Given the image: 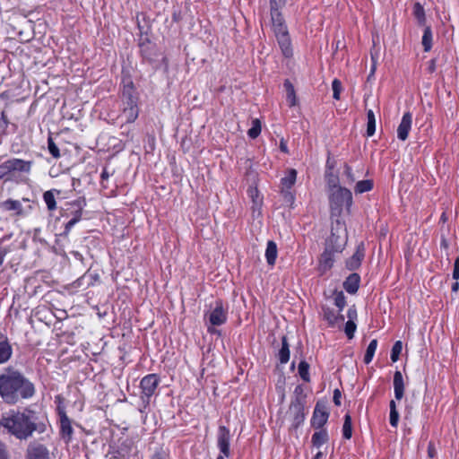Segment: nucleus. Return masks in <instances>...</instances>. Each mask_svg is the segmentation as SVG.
<instances>
[{
	"instance_id": "e433bc0d",
	"label": "nucleus",
	"mask_w": 459,
	"mask_h": 459,
	"mask_svg": "<svg viewBox=\"0 0 459 459\" xmlns=\"http://www.w3.org/2000/svg\"><path fill=\"white\" fill-rule=\"evenodd\" d=\"M13 354V347L7 338L2 340V364L8 361Z\"/></svg>"
},
{
	"instance_id": "cd10ccee",
	"label": "nucleus",
	"mask_w": 459,
	"mask_h": 459,
	"mask_svg": "<svg viewBox=\"0 0 459 459\" xmlns=\"http://www.w3.org/2000/svg\"><path fill=\"white\" fill-rule=\"evenodd\" d=\"M2 207L6 211L12 212L14 215H21L22 213V205L18 200L8 199L2 203Z\"/></svg>"
},
{
	"instance_id": "13d9d810",
	"label": "nucleus",
	"mask_w": 459,
	"mask_h": 459,
	"mask_svg": "<svg viewBox=\"0 0 459 459\" xmlns=\"http://www.w3.org/2000/svg\"><path fill=\"white\" fill-rule=\"evenodd\" d=\"M109 177H110V174L108 173V169L106 168H104L100 174L101 180H107V179H108Z\"/></svg>"
},
{
	"instance_id": "393cba45",
	"label": "nucleus",
	"mask_w": 459,
	"mask_h": 459,
	"mask_svg": "<svg viewBox=\"0 0 459 459\" xmlns=\"http://www.w3.org/2000/svg\"><path fill=\"white\" fill-rule=\"evenodd\" d=\"M82 216V207L78 204V209L73 212V217L65 225V230L63 233L65 236H67L70 233L74 226L81 221Z\"/></svg>"
},
{
	"instance_id": "9d476101",
	"label": "nucleus",
	"mask_w": 459,
	"mask_h": 459,
	"mask_svg": "<svg viewBox=\"0 0 459 459\" xmlns=\"http://www.w3.org/2000/svg\"><path fill=\"white\" fill-rule=\"evenodd\" d=\"M230 429L225 426H220L217 434V446L221 454L227 457L230 455Z\"/></svg>"
},
{
	"instance_id": "09e8293b",
	"label": "nucleus",
	"mask_w": 459,
	"mask_h": 459,
	"mask_svg": "<svg viewBox=\"0 0 459 459\" xmlns=\"http://www.w3.org/2000/svg\"><path fill=\"white\" fill-rule=\"evenodd\" d=\"M287 0H270V12L281 11L286 5Z\"/></svg>"
},
{
	"instance_id": "4468645a",
	"label": "nucleus",
	"mask_w": 459,
	"mask_h": 459,
	"mask_svg": "<svg viewBox=\"0 0 459 459\" xmlns=\"http://www.w3.org/2000/svg\"><path fill=\"white\" fill-rule=\"evenodd\" d=\"M28 459H49V451L42 444H30L27 448Z\"/></svg>"
},
{
	"instance_id": "7ed1b4c3",
	"label": "nucleus",
	"mask_w": 459,
	"mask_h": 459,
	"mask_svg": "<svg viewBox=\"0 0 459 459\" xmlns=\"http://www.w3.org/2000/svg\"><path fill=\"white\" fill-rule=\"evenodd\" d=\"M139 98L137 92L134 87L132 81L128 82L123 86L121 94V112L119 118L124 123L131 124L134 123L139 116Z\"/></svg>"
},
{
	"instance_id": "b1692460",
	"label": "nucleus",
	"mask_w": 459,
	"mask_h": 459,
	"mask_svg": "<svg viewBox=\"0 0 459 459\" xmlns=\"http://www.w3.org/2000/svg\"><path fill=\"white\" fill-rule=\"evenodd\" d=\"M60 191L57 189H50L43 194V200L48 211L53 212L56 210V195H59Z\"/></svg>"
},
{
	"instance_id": "f704fd0d",
	"label": "nucleus",
	"mask_w": 459,
	"mask_h": 459,
	"mask_svg": "<svg viewBox=\"0 0 459 459\" xmlns=\"http://www.w3.org/2000/svg\"><path fill=\"white\" fill-rule=\"evenodd\" d=\"M377 348V339L371 340L369 344L367 347V350H366V352L364 355L363 360H364L365 364H369L372 361Z\"/></svg>"
},
{
	"instance_id": "8fccbe9b",
	"label": "nucleus",
	"mask_w": 459,
	"mask_h": 459,
	"mask_svg": "<svg viewBox=\"0 0 459 459\" xmlns=\"http://www.w3.org/2000/svg\"><path fill=\"white\" fill-rule=\"evenodd\" d=\"M281 193L282 194L285 202L293 204L295 197L291 193L290 189L281 190Z\"/></svg>"
},
{
	"instance_id": "3c124183",
	"label": "nucleus",
	"mask_w": 459,
	"mask_h": 459,
	"mask_svg": "<svg viewBox=\"0 0 459 459\" xmlns=\"http://www.w3.org/2000/svg\"><path fill=\"white\" fill-rule=\"evenodd\" d=\"M141 52H142V56H143V57L144 59L148 60L149 62L152 61V53L150 51V47L149 46L142 45L141 46Z\"/></svg>"
},
{
	"instance_id": "49530a36",
	"label": "nucleus",
	"mask_w": 459,
	"mask_h": 459,
	"mask_svg": "<svg viewBox=\"0 0 459 459\" xmlns=\"http://www.w3.org/2000/svg\"><path fill=\"white\" fill-rule=\"evenodd\" d=\"M357 329V325L352 320H348L345 324L344 332L349 339H352L354 337L355 331Z\"/></svg>"
},
{
	"instance_id": "69168bd1",
	"label": "nucleus",
	"mask_w": 459,
	"mask_h": 459,
	"mask_svg": "<svg viewBox=\"0 0 459 459\" xmlns=\"http://www.w3.org/2000/svg\"><path fill=\"white\" fill-rule=\"evenodd\" d=\"M454 268H459V256L455 260Z\"/></svg>"
},
{
	"instance_id": "c9c22d12",
	"label": "nucleus",
	"mask_w": 459,
	"mask_h": 459,
	"mask_svg": "<svg viewBox=\"0 0 459 459\" xmlns=\"http://www.w3.org/2000/svg\"><path fill=\"white\" fill-rule=\"evenodd\" d=\"M367 135L372 136L376 132V117L372 109L367 111Z\"/></svg>"
},
{
	"instance_id": "aec40b11",
	"label": "nucleus",
	"mask_w": 459,
	"mask_h": 459,
	"mask_svg": "<svg viewBox=\"0 0 459 459\" xmlns=\"http://www.w3.org/2000/svg\"><path fill=\"white\" fill-rule=\"evenodd\" d=\"M333 253L334 252L331 249L325 248V252L321 255L318 266L321 273H325L326 271L332 268L334 261Z\"/></svg>"
},
{
	"instance_id": "f03ea898",
	"label": "nucleus",
	"mask_w": 459,
	"mask_h": 459,
	"mask_svg": "<svg viewBox=\"0 0 459 459\" xmlns=\"http://www.w3.org/2000/svg\"><path fill=\"white\" fill-rule=\"evenodd\" d=\"M34 384L20 370L7 367L2 372V400L15 404L20 400H29L35 395Z\"/></svg>"
},
{
	"instance_id": "f3484780",
	"label": "nucleus",
	"mask_w": 459,
	"mask_h": 459,
	"mask_svg": "<svg viewBox=\"0 0 459 459\" xmlns=\"http://www.w3.org/2000/svg\"><path fill=\"white\" fill-rule=\"evenodd\" d=\"M323 318L329 326H334L337 323L344 321V316L339 310L336 312L333 308L327 306H322Z\"/></svg>"
},
{
	"instance_id": "603ef678",
	"label": "nucleus",
	"mask_w": 459,
	"mask_h": 459,
	"mask_svg": "<svg viewBox=\"0 0 459 459\" xmlns=\"http://www.w3.org/2000/svg\"><path fill=\"white\" fill-rule=\"evenodd\" d=\"M150 459H167V455L162 448L157 449Z\"/></svg>"
},
{
	"instance_id": "ddd939ff",
	"label": "nucleus",
	"mask_w": 459,
	"mask_h": 459,
	"mask_svg": "<svg viewBox=\"0 0 459 459\" xmlns=\"http://www.w3.org/2000/svg\"><path fill=\"white\" fill-rule=\"evenodd\" d=\"M59 435L65 444H69L73 439L74 429L72 426V420L68 416L63 415L62 419H59Z\"/></svg>"
},
{
	"instance_id": "a18cd8bd",
	"label": "nucleus",
	"mask_w": 459,
	"mask_h": 459,
	"mask_svg": "<svg viewBox=\"0 0 459 459\" xmlns=\"http://www.w3.org/2000/svg\"><path fill=\"white\" fill-rule=\"evenodd\" d=\"M55 403H57L56 412H57L59 419H62L63 415L67 416L66 411H65V407L63 403V398L61 397V395H56L55 397Z\"/></svg>"
},
{
	"instance_id": "6e6d98bb",
	"label": "nucleus",
	"mask_w": 459,
	"mask_h": 459,
	"mask_svg": "<svg viewBox=\"0 0 459 459\" xmlns=\"http://www.w3.org/2000/svg\"><path fill=\"white\" fill-rule=\"evenodd\" d=\"M344 173H345L346 177L348 178V179L351 182H354L355 178H354V176H353V173H352V169H351V167L346 166L345 169H344Z\"/></svg>"
},
{
	"instance_id": "774afa93",
	"label": "nucleus",
	"mask_w": 459,
	"mask_h": 459,
	"mask_svg": "<svg viewBox=\"0 0 459 459\" xmlns=\"http://www.w3.org/2000/svg\"><path fill=\"white\" fill-rule=\"evenodd\" d=\"M227 456H225L224 455L222 454H220L216 459H225Z\"/></svg>"
},
{
	"instance_id": "680f3d73",
	"label": "nucleus",
	"mask_w": 459,
	"mask_h": 459,
	"mask_svg": "<svg viewBox=\"0 0 459 459\" xmlns=\"http://www.w3.org/2000/svg\"><path fill=\"white\" fill-rule=\"evenodd\" d=\"M281 151L283 152H288V149H287V146L285 143H283L282 142L281 143Z\"/></svg>"
},
{
	"instance_id": "e2e57ef3",
	"label": "nucleus",
	"mask_w": 459,
	"mask_h": 459,
	"mask_svg": "<svg viewBox=\"0 0 459 459\" xmlns=\"http://www.w3.org/2000/svg\"><path fill=\"white\" fill-rule=\"evenodd\" d=\"M303 389H302V386L301 385H298L296 386L295 388V394H299L300 393H302Z\"/></svg>"
},
{
	"instance_id": "423d86ee",
	"label": "nucleus",
	"mask_w": 459,
	"mask_h": 459,
	"mask_svg": "<svg viewBox=\"0 0 459 459\" xmlns=\"http://www.w3.org/2000/svg\"><path fill=\"white\" fill-rule=\"evenodd\" d=\"M348 236L345 223L340 219H336L333 224L331 235L326 240V248L333 252H342L347 243Z\"/></svg>"
},
{
	"instance_id": "c756f323",
	"label": "nucleus",
	"mask_w": 459,
	"mask_h": 459,
	"mask_svg": "<svg viewBox=\"0 0 459 459\" xmlns=\"http://www.w3.org/2000/svg\"><path fill=\"white\" fill-rule=\"evenodd\" d=\"M284 88L286 90V100L290 107H294L297 104V98L295 93V89L292 83L286 80L284 82Z\"/></svg>"
},
{
	"instance_id": "dca6fc26",
	"label": "nucleus",
	"mask_w": 459,
	"mask_h": 459,
	"mask_svg": "<svg viewBox=\"0 0 459 459\" xmlns=\"http://www.w3.org/2000/svg\"><path fill=\"white\" fill-rule=\"evenodd\" d=\"M365 256V248L363 243L358 245L355 253L346 261V267L351 270L358 269Z\"/></svg>"
},
{
	"instance_id": "7c9ffc66",
	"label": "nucleus",
	"mask_w": 459,
	"mask_h": 459,
	"mask_svg": "<svg viewBox=\"0 0 459 459\" xmlns=\"http://www.w3.org/2000/svg\"><path fill=\"white\" fill-rule=\"evenodd\" d=\"M247 195L253 202V211L255 212L256 209H260L262 205V197L260 196L258 189L256 187L249 186L247 189Z\"/></svg>"
},
{
	"instance_id": "052dcab7",
	"label": "nucleus",
	"mask_w": 459,
	"mask_h": 459,
	"mask_svg": "<svg viewBox=\"0 0 459 459\" xmlns=\"http://www.w3.org/2000/svg\"><path fill=\"white\" fill-rule=\"evenodd\" d=\"M451 289H452L453 292L458 291V290H459V282L458 281L454 282L452 284V288Z\"/></svg>"
},
{
	"instance_id": "9b49d317",
	"label": "nucleus",
	"mask_w": 459,
	"mask_h": 459,
	"mask_svg": "<svg viewBox=\"0 0 459 459\" xmlns=\"http://www.w3.org/2000/svg\"><path fill=\"white\" fill-rule=\"evenodd\" d=\"M31 168V161H26L21 159H10L2 163V170L6 172L19 171L30 172Z\"/></svg>"
},
{
	"instance_id": "1a4fd4ad",
	"label": "nucleus",
	"mask_w": 459,
	"mask_h": 459,
	"mask_svg": "<svg viewBox=\"0 0 459 459\" xmlns=\"http://www.w3.org/2000/svg\"><path fill=\"white\" fill-rule=\"evenodd\" d=\"M329 411L325 405L317 403L313 411L310 420L311 427L316 429H324L323 427L327 422Z\"/></svg>"
},
{
	"instance_id": "a878e982",
	"label": "nucleus",
	"mask_w": 459,
	"mask_h": 459,
	"mask_svg": "<svg viewBox=\"0 0 459 459\" xmlns=\"http://www.w3.org/2000/svg\"><path fill=\"white\" fill-rule=\"evenodd\" d=\"M297 179V170L294 169H290L286 175L281 179V190L284 189H291V187L294 186Z\"/></svg>"
},
{
	"instance_id": "ea45409f",
	"label": "nucleus",
	"mask_w": 459,
	"mask_h": 459,
	"mask_svg": "<svg viewBox=\"0 0 459 459\" xmlns=\"http://www.w3.org/2000/svg\"><path fill=\"white\" fill-rule=\"evenodd\" d=\"M342 436L345 439H350L352 436L351 418L349 414L344 416L342 425Z\"/></svg>"
},
{
	"instance_id": "58836bf2",
	"label": "nucleus",
	"mask_w": 459,
	"mask_h": 459,
	"mask_svg": "<svg viewBox=\"0 0 459 459\" xmlns=\"http://www.w3.org/2000/svg\"><path fill=\"white\" fill-rule=\"evenodd\" d=\"M298 370L303 381L310 382L309 364L307 361L301 360L299 364Z\"/></svg>"
},
{
	"instance_id": "0e129e2a",
	"label": "nucleus",
	"mask_w": 459,
	"mask_h": 459,
	"mask_svg": "<svg viewBox=\"0 0 459 459\" xmlns=\"http://www.w3.org/2000/svg\"><path fill=\"white\" fill-rule=\"evenodd\" d=\"M323 456V453L321 451H318L313 459H320Z\"/></svg>"
},
{
	"instance_id": "5701e85b",
	"label": "nucleus",
	"mask_w": 459,
	"mask_h": 459,
	"mask_svg": "<svg viewBox=\"0 0 459 459\" xmlns=\"http://www.w3.org/2000/svg\"><path fill=\"white\" fill-rule=\"evenodd\" d=\"M278 255L277 245L274 241L269 240L265 249V258L269 265H274Z\"/></svg>"
},
{
	"instance_id": "6e6552de",
	"label": "nucleus",
	"mask_w": 459,
	"mask_h": 459,
	"mask_svg": "<svg viewBox=\"0 0 459 459\" xmlns=\"http://www.w3.org/2000/svg\"><path fill=\"white\" fill-rule=\"evenodd\" d=\"M304 411V403L299 397H296L291 401L288 413L290 417L292 429H297L303 424L305 420Z\"/></svg>"
},
{
	"instance_id": "c03bdc74",
	"label": "nucleus",
	"mask_w": 459,
	"mask_h": 459,
	"mask_svg": "<svg viewBox=\"0 0 459 459\" xmlns=\"http://www.w3.org/2000/svg\"><path fill=\"white\" fill-rule=\"evenodd\" d=\"M48 149L49 153L55 159H58L60 157L59 149L51 137H48Z\"/></svg>"
},
{
	"instance_id": "4d7b16f0",
	"label": "nucleus",
	"mask_w": 459,
	"mask_h": 459,
	"mask_svg": "<svg viewBox=\"0 0 459 459\" xmlns=\"http://www.w3.org/2000/svg\"><path fill=\"white\" fill-rule=\"evenodd\" d=\"M347 316H348L349 320L353 321L357 317L356 309L352 308V307L349 308L348 312H347Z\"/></svg>"
},
{
	"instance_id": "6ab92c4d",
	"label": "nucleus",
	"mask_w": 459,
	"mask_h": 459,
	"mask_svg": "<svg viewBox=\"0 0 459 459\" xmlns=\"http://www.w3.org/2000/svg\"><path fill=\"white\" fill-rule=\"evenodd\" d=\"M281 50L284 56L290 57L292 56L291 41L289 32L275 36Z\"/></svg>"
},
{
	"instance_id": "72a5a7b5",
	"label": "nucleus",
	"mask_w": 459,
	"mask_h": 459,
	"mask_svg": "<svg viewBox=\"0 0 459 459\" xmlns=\"http://www.w3.org/2000/svg\"><path fill=\"white\" fill-rule=\"evenodd\" d=\"M423 48L425 52H429L432 48V30L429 26H425L422 40Z\"/></svg>"
},
{
	"instance_id": "2eb2a0df",
	"label": "nucleus",
	"mask_w": 459,
	"mask_h": 459,
	"mask_svg": "<svg viewBox=\"0 0 459 459\" xmlns=\"http://www.w3.org/2000/svg\"><path fill=\"white\" fill-rule=\"evenodd\" d=\"M411 114L410 112L404 113L397 128V137L399 140L405 141L408 138L409 133L411 128Z\"/></svg>"
},
{
	"instance_id": "a19ab883",
	"label": "nucleus",
	"mask_w": 459,
	"mask_h": 459,
	"mask_svg": "<svg viewBox=\"0 0 459 459\" xmlns=\"http://www.w3.org/2000/svg\"><path fill=\"white\" fill-rule=\"evenodd\" d=\"M333 304L338 307L339 312L343 310L346 306V298L342 291L334 292Z\"/></svg>"
},
{
	"instance_id": "864d4df0",
	"label": "nucleus",
	"mask_w": 459,
	"mask_h": 459,
	"mask_svg": "<svg viewBox=\"0 0 459 459\" xmlns=\"http://www.w3.org/2000/svg\"><path fill=\"white\" fill-rule=\"evenodd\" d=\"M327 186H328V194H329L330 192H332L333 186H340L338 178L335 177L330 178L327 181Z\"/></svg>"
},
{
	"instance_id": "5fc2aeb1",
	"label": "nucleus",
	"mask_w": 459,
	"mask_h": 459,
	"mask_svg": "<svg viewBox=\"0 0 459 459\" xmlns=\"http://www.w3.org/2000/svg\"><path fill=\"white\" fill-rule=\"evenodd\" d=\"M341 398H342V394H341V391L339 389H335L333 391V403L339 406L341 405Z\"/></svg>"
},
{
	"instance_id": "37998d69",
	"label": "nucleus",
	"mask_w": 459,
	"mask_h": 459,
	"mask_svg": "<svg viewBox=\"0 0 459 459\" xmlns=\"http://www.w3.org/2000/svg\"><path fill=\"white\" fill-rule=\"evenodd\" d=\"M403 350V343L401 341H397L392 347L390 359L393 362H396L399 359V356Z\"/></svg>"
},
{
	"instance_id": "20e7f679",
	"label": "nucleus",
	"mask_w": 459,
	"mask_h": 459,
	"mask_svg": "<svg viewBox=\"0 0 459 459\" xmlns=\"http://www.w3.org/2000/svg\"><path fill=\"white\" fill-rule=\"evenodd\" d=\"M329 207L332 217H340L345 210L351 212L352 205V194L351 190L342 186H333L332 192L328 194Z\"/></svg>"
},
{
	"instance_id": "a211bd4d",
	"label": "nucleus",
	"mask_w": 459,
	"mask_h": 459,
	"mask_svg": "<svg viewBox=\"0 0 459 459\" xmlns=\"http://www.w3.org/2000/svg\"><path fill=\"white\" fill-rule=\"evenodd\" d=\"M394 394L397 401H401L404 396L405 384L401 371L396 370L394 374Z\"/></svg>"
},
{
	"instance_id": "0eeeda50",
	"label": "nucleus",
	"mask_w": 459,
	"mask_h": 459,
	"mask_svg": "<svg viewBox=\"0 0 459 459\" xmlns=\"http://www.w3.org/2000/svg\"><path fill=\"white\" fill-rule=\"evenodd\" d=\"M160 378L157 374H148L143 377L140 382L141 388V400L148 404L151 401L152 396L155 394Z\"/></svg>"
},
{
	"instance_id": "c85d7f7f",
	"label": "nucleus",
	"mask_w": 459,
	"mask_h": 459,
	"mask_svg": "<svg viewBox=\"0 0 459 459\" xmlns=\"http://www.w3.org/2000/svg\"><path fill=\"white\" fill-rule=\"evenodd\" d=\"M278 358L281 364H286L290 359V349L286 336L281 338V348L279 351Z\"/></svg>"
},
{
	"instance_id": "338daca9",
	"label": "nucleus",
	"mask_w": 459,
	"mask_h": 459,
	"mask_svg": "<svg viewBox=\"0 0 459 459\" xmlns=\"http://www.w3.org/2000/svg\"><path fill=\"white\" fill-rule=\"evenodd\" d=\"M1 459H7V455L3 449H2V458Z\"/></svg>"
},
{
	"instance_id": "39448f33",
	"label": "nucleus",
	"mask_w": 459,
	"mask_h": 459,
	"mask_svg": "<svg viewBox=\"0 0 459 459\" xmlns=\"http://www.w3.org/2000/svg\"><path fill=\"white\" fill-rule=\"evenodd\" d=\"M204 319L207 320V332L211 334L219 333L215 326L224 325L228 319V307L224 306L221 299H217L211 309L204 314Z\"/></svg>"
},
{
	"instance_id": "de8ad7c7",
	"label": "nucleus",
	"mask_w": 459,
	"mask_h": 459,
	"mask_svg": "<svg viewBox=\"0 0 459 459\" xmlns=\"http://www.w3.org/2000/svg\"><path fill=\"white\" fill-rule=\"evenodd\" d=\"M342 82L338 79H334L332 82L333 98L336 100H340V94L342 91Z\"/></svg>"
},
{
	"instance_id": "f8f14e48",
	"label": "nucleus",
	"mask_w": 459,
	"mask_h": 459,
	"mask_svg": "<svg viewBox=\"0 0 459 459\" xmlns=\"http://www.w3.org/2000/svg\"><path fill=\"white\" fill-rule=\"evenodd\" d=\"M272 28L274 35L287 33L288 28L281 11L270 12Z\"/></svg>"
},
{
	"instance_id": "bb28decb",
	"label": "nucleus",
	"mask_w": 459,
	"mask_h": 459,
	"mask_svg": "<svg viewBox=\"0 0 459 459\" xmlns=\"http://www.w3.org/2000/svg\"><path fill=\"white\" fill-rule=\"evenodd\" d=\"M329 439L328 432L326 429H319L312 435V445L317 448L321 447Z\"/></svg>"
},
{
	"instance_id": "f257e3e1",
	"label": "nucleus",
	"mask_w": 459,
	"mask_h": 459,
	"mask_svg": "<svg viewBox=\"0 0 459 459\" xmlns=\"http://www.w3.org/2000/svg\"><path fill=\"white\" fill-rule=\"evenodd\" d=\"M2 427L17 439L26 440L34 432L39 434L47 430V425L39 420L35 411L26 408L23 411L11 410L2 417Z\"/></svg>"
},
{
	"instance_id": "4c0bfd02",
	"label": "nucleus",
	"mask_w": 459,
	"mask_h": 459,
	"mask_svg": "<svg viewBox=\"0 0 459 459\" xmlns=\"http://www.w3.org/2000/svg\"><path fill=\"white\" fill-rule=\"evenodd\" d=\"M373 188V181L369 179L360 180L355 186L356 194H363Z\"/></svg>"
},
{
	"instance_id": "473e14b6",
	"label": "nucleus",
	"mask_w": 459,
	"mask_h": 459,
	"mask_svg": "<svg viewBox=\"0 0 459 459\" xmlns=\"http://www.w3.org/2000/svg\"><path fill=\"white\" fill-rule=\"evenodd\" d=\"M390 414H389V422L390 425L394 428L398 426L399 422V412L397 411L396 403L394 400H391L389 403Z\"/></svg>"
},
{
	"instance_id": "2f4dec72",
	"label": "nucleus",
	"mask_w": 459,
	"mask_h": 459,
	"mask_svg": "<svg viewBox=\"0 0 459 459\" xmlns=\"http://www.w3.org/2000/svg\"><path fill=\"white\" fill-rule=\"evenodd\" d=\"M413 15L420 26L426 25V15L423 6L420 3H415L413 5Z\"/></svg>"
},
{
	"instance_id": "79ce46f5",
	"label": "nucleus",
	"mask_w": 459,
	"mask_h": 459,
	"mask_svg": "<svg viewBox=\"0 0 459 459\" xmlns=\"http://www.w3.org/2000/svg\"><path fill=\"white\" fill-rule=\"evenodd\" d=\"M261 134V123L259 119H254L252 121V126L247 131V135L251 139H255Z\"/></svg>"
},
{
	"instance_id": "4be33fe9",
	"label": "nucleus",
	"mask_w": 459,
	"mask_h": 459,
	"mask_svg": "<svg viewBox=\"0 0 459 459\" xmlns=\"http://www.w3.org/2000/svg\"><path fill=\"white\" fill-rule=\"evenodd\" d=\"M99 281H100L99 273L87 271L82 277L77 279L76 285L78 287L85 285L86 288H89L91 286H93Z\"/></svg>"
},
{
	"instance_id": "bf43d9fd",
	"label": "nucleus",
	"mask_w": 459,
	"mask_h": 459,
	"mask_svg": "<svg viewBox=\"0 0 459 459\" xmlns=\"http://www.w3.org/2000/svg\"><path fill=\"white\" fill-rule=\"evenodd\" d=\"M453 278L456 281L459 280V268H454Z\"/></svg>"
},
{
	"instance_id": "412c9836",
	"label": "nucleus",
	"mask_w": 459,
	"mask_h": 459,
	"mask_svg": "<svg viewBox=\"0 0 459 459\" xmlns=\"http://www.w3.org/2000/svg\"><path fill=\"white\" fill-rule=\"evenodd\" d=\"M360 276L353 273L350 274L343 282L344 290L350 294H355L359 287Z\"/></svg>"
}]
</instances>
